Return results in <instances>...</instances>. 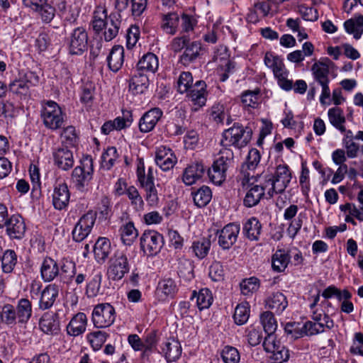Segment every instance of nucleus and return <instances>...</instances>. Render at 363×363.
Here are the masks:
<instances>
[{
	"label": "nucleus",
	"mask_w": 363,
	"mask_h": 363,
	"mask_svg": "<svg viewBox=\"0 0 363 363\" xmlns=\"http://www.w3.org/2000/svg\"><path fill=\"white\" fill-rule=\"evenodd\" d=\"M291 179V173L289 167L286 164H280L276 167L274 173H264L257 177L247 185H253L255 182H258L256 185L259 186L264 194L271 199L274 194H281L284 191Z\"/></svg>",
	"instance_id": "f257e3e1"
},
{
	"label": "nucleus",
	"mask_w": 363,
	"mask_h": 363,
	"mask_svg": "<svg viewBox=\"0 0 363 363\" xmlns=\"http://www.w3.org/2000/svg\"><path fill=\"white\" fill-rule=\"evenodd\" d=\"M252 135V130L250 127L234 123L232 127L223 131L220 144L223 148L234 146L241 149L250 142Z\"/></svg>",
	"instance_id": "f03ea898"
},
{
	"label": "nucleus",
	"mask_w": 363,
	"mask_h": 363,
	"mask_svg": "<svg viewBox=\"0 0 363 363\" xmlns=\"http://www.w3.org/2000/svg\"><path fill=\"white\" fill-rule=\"evenodd\" d=\"M219 157L216 160L211 167L208 169V175L211 181L220 185L225 179L226 171L233 160V152L230 148H222L219 152Z\"/></svg>",
	"instance_id": "7ed1b4c3"
},
{
	"label": "nucleus",
	"mask_w": 363,
	"mask_h": 363,
	"mask_svg": "<svg viewBox=\"0 0 363 363\" xmlns=\"http://www.w3.org/2000/svg\"><path fill=\"white\" fill-rule=\"evenodd\" d=\"M94 173L93 160L91 156H86L80 161L79 165L72 171L71 181L79 191H85L92 179Z\"/></svg>",
	"instance_id": "20e7f679"
},
{
	"label": "nucleus",
	"mask_w": 363,
	"mask_h": 363,
	"mask_svg": "<svg viewBox=\"0 0 363 363\" xmlns=\"http://www.w3.org/2000/svg\"><path fill=\"white\" fill-rule=\"evenodd\" d=\"M40 116L45 126L52 130L60 129L65 122L61 108L53 101L43 104Z\"/></svg>",
	"instance_id": "39448f33"
},
{
	"label": "nucleus",
	"mask_w": 363,
	"mask_h": 363,
	"mask_svg": "<svg viewBox=\"0 0 363 363\" xmlns=\"http://www.w3.org/2000/svg\"><path fill=\"white\" fill-rule=\"evenodd\" d=\"M130 269V264L126 253L124 251L116 250L108 261V278L113 281H120L129 273Z\"/></svg>",
	"instance_id": "423d86ee"
},
{
	"label": "nucleus",
	"mask_w": 363,
	"mask_h": 363,
	"mask_svg": "<svg viewBox=\"0 0 363 363\" xmlns=\"http://www.w3.org/2000/svg\"><path fill=\"white\" fill-rule=\"evenodd\" d=\"M115 319L116 311L110 303H99L94 306L91 313V321L95 328H108L114 323Z\"/></svg>",
	"instance_id": "0eeeda50"
},
{
	"label": "nucleus",
	"mask_w": 363,
	"mask_h": 363,
	"mask_svg": "<svg viewBox=\"0 0 363 363\" xmlns=\"http://www.w3.org/2000/svg\"><path fill=\"white\" fill-rule=\"evenodd\" d=\"M39 83V77L33 72H27L19 79H14L9 85V90L21 98L30 95V87Z\"/></svg>",
	"instance_id": "6e6552de"
},
{
	"label": "nucleus",
	"mask_w": 363,
	"mask_h": 363,
	"mask_svg": "<svg viewBox=\"0 0 363 363\" xmlns=\"http://www.w3.org/2000/svg\"><path fill=\"white\" fill-rule=\"evenodd\" d=\"M163 244V236L155 230H145L140 238L141 250L147 256L159 253Z\"/></svg>",
	"instance_id": "1a4fd4ad"
},
{
	"label": "nucleus",
	"mask_w": 363,
	"mask_h": 363,
	"mask_svg": "<svg viewBox=\"0 0 363 363\" xmlns=\"http://www.w3.org/2000/svg\"><path fill=\"white\" fill-rule=\"evenodd\" d=\"M311 71L315 81L322 87V93L320 97V101L322 104H325V99L330 96V90L328 86L330 82L329 67L323 62H315L311 67Z\"/></svg>",
	"instance_id": "9d476101"
},
{
	"label": "nucleus",
	"mask_w": 363,
	"mask_h": 363,
	"mask_svg": "<svg viewBox=\"0 0 363 363\" xmlns=\"http://www.w3.org/2000/svg\"><path fill=\"white\" fill-rule=\"evenodd\" d=\"M240 230L239 224L230 223L225 225L216 233L218 245L224 250L230 249L237 242Z\"/></svg>",
	"instance_id": "9b49d317"
},
{
	"label": "nucleus",
	"mask_w": 363,
	"mask_h": 363,
	"mask_svg": "<svg viewBox=\"0 0 363 363\" xmlns=\"http://www.w3.org/2000/svg\"><path fill=\"white\" fill-rule=\"evenodd\" d=\"M260 153L255 148L251 149L247 155L246 162L242 165L239 181L242 186H246L254 179V174H251L250 171L255 169L260 161Z\"/></svg>",
	"instance_id": "f8f14e48"
},
{
	"label": "nucleus",
	"mask_w": 363,
	"mask_h": 363,
	"mask_svg": "<svg viewBox=\"0 0 363 363\" xmlns=\"http://www.w3.org/2000/svg\"><path fill=\"white\" fill-rule=\"evenodd\" d=\"M263 347L267 352L272 354L270 357L274 363H283L289 358V350L276 340L275 336L266 337Z\"/></svg>",
	"instance_id": "ddd939ff"
},
{
	"label": "nucleus",
	"mask_w": 363,
	"mask_h": 363,
	"mask_svg": "<svg viewBox=\"0 0 363 363\" xmlns=\"http://www.w3.org/2000/svg\"><path fill=\"white\" fill-rule=\"evenodd\" d=\"M95 220L96 214L91 211L83 215L72 230L73 240L76 242L84 240L91 233Z\"/></svg>",
	"instance_id": "4468645a"
},
{
	"label": "nucleus",
	"mask_w": 363,
	"mask_h": 363,
	"mask_svg": "<svg viewBox=\"0 0 363 363\" xmlns=\"http://www.w3.org/2000/svg\"><path fill=\"white\" fill-rule=\"evenodd\" d=\"M88 46V34L85 28L78 27L72 31L69 38V51L72 55H80Z\"/></svg>",
	"instance_id": "2eb2a0df"
},
{
	"label": "nucleus",
	"mask_w": 363,
	"mask_h": 363,
	"mask_svg": "<svg viewBox=\"0 0 363 363\" xmlns=\"http://www.w3.org/2000/svg\"><path fill=\"white\" fill-rule=\"evenodd\" d=\"M6 235L11 240H21L26 231L24 219L19 214H14L9 217L5 223Z\"/></svg>",
	"instance_id": "dca6fc26"
},
{
	"label": "nucleus",
	"mask_w": 363,
	"mask_h": 363,
	"mask_svg": "<svg viewBox=\"0 0 363 363\" xmlns=\"http://www.w3.org/2000/svg\"><path fill=\"white\" fill-rule=\"evenodd\" d=\"M155 161L162 170L166 172L174 167L177 162V158L172 149L160 146L155 151Z\"/></svg>",
	"instance_id": "f3484780"
},
{
	"label": "nucleus",
	"mask_w": 363,
	"mask_h": 363,
	"mask_svg": "<svg viewBox=\"0 0 363 363\" xmlns=\"http://www.w3.org/2000/svg\"><path fill=\"white\" fill-rule=\"evenodd\" d=\"M162 111L160 108H152L140 118L138 126L142 133H149L154 129L161 117Z\"/></svg>",
	"instance_id": "a211bd4d"
},
{
	"label": "nucleus",
	"mask_w": 363,
	"mask_h": 363,
	"mask_svg": "<svg viewBox=\"0 0 363 363\" xmlns=\"http://www.w3.org/2000/svg\"><path fill=\"white\" fill-rule=\"evenodd\" d=\"M203 49L201 42L190 41L179 56V62L184 66H189L203 55Z\"/></svg>",
	"instance_id": "6ab92c4d"
},
{
	"label": "nucleus",
	"mask_w": 363,
	"mask_h": 363,
	"mask_svg": "<svg viewBox=\"0 0 363 363\" xmlns=\"http://www.w3.org/2000/svg\"><path fill=\"white\" fill-rule=\"evenodd\" d=\"M55 164L62 170L67 171L74 165V156L72 150L67 147H60L52 153Z\"/></svg>",
	"instance_id": "aec40b11"
},
{
	"label": "nucleus",
	"mask_w": 363,
	"mask_h": 363,
	"mask_svg": "<svg viewBox=\"0 0 363 363\" xmlns=\"http://www.w3.org/2000/svg\"><path fill=\"white\" fill-rule=\"evenodd\" d=\"M70 193L67 185L61 183L56 185L52 193V205L56 210L65 209L69 202Z\"/></svg>",
	"instance_id": "412c9836"
},
{
	"label": "nucleus",
	"mask_w": 363,
	"mask_h": 363,
	"mask_svg": "<svg viewBox=\"0 0 363 363\" xmlns=\"http://www.w3.org/2000/svg\"><path fill=\"white\" fill-rule=\"evenodd\" d=\"M187 96L194 103L201 107L205 105L206 102V84L204 81H197L193 84L188 90Z\"/></svg>",
	"instance_id": "4be33fe9"
},
{
	"label": "nucleus",
	"mask_w": 363,
	"mask_h": 363,
	"mask_svg": "<svg viewBox=\"0 0 363 363\" xmlns=\"http://www.w3.org/2000/svg\"><path fill=\"white\" fill-rule=\"evenodd\" d=\"M60 274L57 261L50 257L44 258L40 267V275L45 282L53 281Z\"/></svg>",
	"instance_id": "5701e85b"
},
{
	"label": "nucleus",
	"mask_w": 363,
	"mask_h": 363,
	"mask_svg": "<svg viewBox=\"0 0 363 363\" xmlns=\"http://www.w3.org/2000/svg\"><path fill=\"white\" fill-rule=\"evenodd\" d=\"M39 326L48 335L57 334L60 330L59 317L57 313H45L40 319Z\"/></svg>",
	"instance_id": "b1692460"
},
{
	"label": "nucleus",
	"mask_w": 363,
	"mask_h": 363,
	"mask_svg": "<svg viewBox=\"0 0 363 363\" xmlns=\"http://www.w3.org/2000/svg\"><path fill=\"white\" fill-rule=\"evenodd\" d=\"M108 18L107 9L105 4H99L96 6L91 20V26L96 33L99 34L104 30L106 21Z\"/></svg>",
	"instance_id": "393cba45"
},
{
	"label": "nucleus",
	"mask_w": 363,
	"mask_h": 363,
	"mask_svg": "<svg viewBox=\"0 0 363 363\" xmlns=\"http://www.w3.org/2000/svg\"><path fill=\"white\" fill-rule=\"evenodd\" d=\"M58 294V288L55 284L47 286L41 292L39 301L40 309L47 310L53 306Z\"/></svg>",
	"instance_id": "a878e982"
},
{
	"label": "nucleus",
	"mask_w": 363,
	"mask_h": 363,
	"mask_svg": "<svg viewBox=\"0 0 363 363\" xmlns=\"http://www.w3.org/2000/svg\"><path fill=\"white\" fill-rule=\"evenodd\" d=\"M162 347V352L164 354L167 362L176 361L182 354V346L179 342L174 338L168 339Z\"/></svg>",
	"instance_id": "bb28decb"
},
{
	"label": "nucleus",
	"mask_w": 363,
	"mask_h": 363,
	"mask_svg": "<svg viewBox=\"0 0 363 363\" xmlns=\"http://www.w3.org/2000/svg\"><path fill=\"white\" fill-rule=\"evenodd\" d=\"M111 252L110 240L106 238H99L94 246L96 261L99 264L105 262Z\"/></svg>",
	"instance_id": "cd10ccee"
},
{
	"label": "nucleus",
	"mask_w": 363,
	"mask_h": 363,
	"mask_svg": "<svg viewBox=\"0 0 363 363\" xmlns=\"http://www.w3.org/2000/svg\"><path fill=\"white\" fill-rule=\"evenodd\" d=\"M120 16L116 13H111L106 21V26L104 28V37L106 42L112 40L118 34L121 21Z\"/></svg>",
	"instance_id": "c85d7f7f"
},
{
	"label": "nucleus",
	"mask_w": 363,
	"mask_h": 363,
	"mask_svg": "<svg viewBox=\"0 0 363 363\" xmlns=\"http://www.w3.org/2000/svg\"><path fill=\"white\" fill-rule=\"evenodd\" d=\"M205 172V167L201 163L189 165L184 171L182 180L186 185H191L201 178Z\"/></svg>",
	"instance_id": "c756f323"
},
{
	"label": "nucleus",
	"mask_w": 363,
	"mask_h": 363,
	"mask_svg": "<svg viewBox=\"0 0 363 363\" xmlns=\"http://www.w3.org/2000/svg\"><path fill=\"white\" fill-rule=\"evenodd\" d=\"M108 68L113 72H117L123 65L124 49L121 45H114L107 57Z\"/></svg>",
	"instance_id": "7c9ffc66"
},
{
	"label": "nucleus",
	"mask_w": 363,
	"mask_h": 363,
	"mask_svg": "<svg viewBox=\"0 0 363 363\" xmlns=\"http://www.w3.org/2000/svg\"><path fill=\"white\" fill-rule=\"evenodd\" d=\"M159 67V60L156 55L148 52L138 61L136 71L155 73Z\"/></svg>",
	"instance_id": "2f4dec72"
},
{
	"label": "nucleus",
	"mask_w": 363,
	"mask_h": 363,
	"mask_svg": "<svg viewBox=\"0 0 363 363\" xmlns=\"http://www.w3.org/2000/svg\"><path fill=\"white\" fill-rule=\"evenodd\" d=\"M87 324V318L85 313H78L70 320L67 325V333L72 336L82 334Z\"/></svg>",
	"instance_id": "473e14b6"
},
{
	"label": "nucleus",
	"mask_w": 363,
	"mask_h": 363,
	"mask_svg": "<svg viewBox=\"0 0 363 363\" xmlns=\"http://www.w3.org/2000/svg\"><path fill=\"white\" fill-rule=\"evenodd\" d=\"M149 86L148 77L142 72L136 71L132 77L129 88L133 94H139L144 93Z\"/></svg>",
	"instance_id": "72a5a7b5"
},
{
	"label": "nucleus",
	"mask_w": 363,
	"mask_h": 363,
	"mask_svg": "<svg viewBox=\"0 0 363 363\" xmlns=\"http://www.w3.org/2000/svg\"><path fill=\"white\" fill-rule=\"evenodd\" d=\"M242 230L247 239L257 241L261 234L262 224L257 218L251 217L244 223Z\"/></svg>",
	"instance_id": "f704fd0d"
},
{
	"label": "nucleus",
	"mask_w": 363,
	"mask_h": 363,
	"mask_svg": "<svg viewBox=\"0 0 363 363\" xmlns=\"http://www.w3.org/2000/svg\"><path fill=\"white\" fill-rule=\"evenodd\" d=\"M15 309L18 323H27L32 315L31 302L27 298H21Z\"/></svg>",
	"instance_id": "c9c22d12"
},
{
	"label": "nucleus",
	"mask_w": 363,
	"mask_h": 363,
	"mask_svg": "<svg viewBox=\"0 0 363 363\" xmlns=\"http://www.w3.org/2000/svg\"><path fill=\"white\" fill-rule=\"evenodd\" d=\"M119 232L122 242L128 246L131 245L138 235V230L132 221L121 225Z\"/></svg>",
	"instance_id": "e433bc0d"
},
{
	"label": "nucleus",
	"mask_w": 363,
	"mask_h": 363,
	"mask_svg": "<svg viewBox=\"0 0 363 363\" xmlns=\"http://www.w3.org/2000/svg\"><path fill=\"white\" fill-rule=\"evenodd\" d=\"M251 188L247 191L243 203L246 207L251 208L259 202L261 199L264 196L262 189L256 184L246 185L244 187Z\"/></svg>",
	"instance_id": "4c0bfd02"
},
{
	"label": "nucleus",
	"mask_w": 363,
	"mask_h": 363,
	"mask_svg": "<svg viewBox=\"0 0 363 363\" xmlns=\"http://www.w3.org/2000/svg\"><path fill=\"white\" fill-rule=\"evenodd\" d=\"M345 30L353 34L355 39H359L363 33V15L355 16L344 23Z\"/></svg>",
	"instance_id": "58836bf2"
},
{
	"label": "nucleus",
	"mask_w": 363,
	"mask_h": 363,
	"mask_svg": "<svg viewBox=\"0 0 363 363\" xmlns=\"http://www.w3.org/2000/svg\"><path fill=\"white\" fill-rule=\"evenodd\" d=\"M267 306L277 313H281L287 307L288 301L286 296L281 292L272 294L267 301Z\"/></svg>",
	"instance_id": "ea45409f"
},
{
	"label": "nucleus",
	"mask_w": 363,
	"mask_h": 363,
	"mask_svg": "<svg viewBox=\"0 0 363 363\" xmlns=\"http://www.w3.org/2000/svg\"><path fill=\"white\" fill-rule=\"evenodd\" d=\"M179 23V16L177 13H168L162 15L161 28L167 34L174 35Z\"/></svg>",
	"instance_id": "a19ab883"
},
{
	"label": "nucleus",
	"mask_w": 363,
	"mask_h": 363,
	"mask_svg": "<svg viewBox=\"0 0 363 363\" xmlns=\"http://www.w3.org/2000/svg\"><path fill=\"white\" fill-rule=\"evenodd\" d=\"M194 204L202 208L206 206L211 200L212 192L211 189L206 186H202L196 191L191 192Z\"/></svg>",
	"instance_id": "79ce46f5"
},
{
	"label": "nucleus",
	"mask_w": 363,
	"mask_h": 363,
	"mask_svg": "<svg viewBox=\"0 0 363 363\" xmlns=\"http://www.w3.org/2000/svg\"><path fill=\"white\" fill-rule=\"evenodd\" d=\"M290 259L288 252L284 250H277L272 257V267L274 271L284 272L287 267Z\"/></svg>",
	"instance_id": "37998d69"
},
{
	"label": "nucleus",
	"mask_w": 363,
	"mask_h": 363,
	"mask_svg": "<svg viewBox=\"0 0 363 363\" xmlns=\"http://www.w3.org/2000/svg\"><path fill=\"white\" fill-rule=\"evenodd\" d=\"M330 123L341 133H345L346 128L344 125L346 118L344 116L343 111L338 107H333L328 110V112Z\"/></svg>",
	"instance_id": "c03bdc74"
},
{
	"label": "nucleus",
	"mask_w": 363,
	"mask_h": 363,
	"mask_svg": "<svg viewBox=\"0 0 363 363\" xmlns=\"http://www.w3.org/2000/svg\"><path fill=\"white\" fill-rule=\"evenodd\" d=\"M194 298L200 311L209 308L213 302L211 291L206 288L201 289L198 294L194 291L191 299Z\"/></svg>",
	"instance_id": "a18cd8bd"
},
{
	"label": "nucleus",
	"mask_w": 363,
	"mask_h": 363,
	"mask_svg": "<svg viewBox=\"0 0 363 363\" xmlns=\"http://www.w3.org/2000/svg\"><path fill=\"white\" fill-rule=\"evenodd\" d=\"M211 245V243L209 239L202 238L199 240L194 241L191 249L195 257L202 259L208 255Z\"/></svg>",
	"instance_id": "49530a36"
},
{
	"label": "nucleus",
	"mask_w": 363,
	"mask_h": 363,
	"mask_svg": "<svg viewBox=\"0 0 363 363\" xmlns=\"http://www.w3.org/2000/svg\"><path fill=\"white\" fill-rule=\"evenodd\" d=\"M1 269L4 273H11L17 264V255L13 250H6L0 257Z\"/></svg>",
	"instance_id": "de8ad7c7"
},
{
	"label": "nucleus",
	"mask_w": 363,
	"mask_h": 363,
	"mask_svg": "<svg viewBox=\"0 0 363 363\" xmlns=\"http://www.w3.org/2000/svg\"><path fill=\"white\" fill-rule=\"evenodd\" d=\"M260 322L267 337L274 336V333L277 328V322L270 311H265L260 315Z\"/></svg>",
	"instance_id": "09e8293b"
},
{
	"label": "nucleus",
	"mask_w": 363,
	"mask_h": 363,
	"mask_svg": "<svg viewBox=\"0 0 363 363\" xmlns=\"http://www.w3.org/2000/svg\"><path fill=\"white\" fill-rule=\"evenodd\" d=\"M60 270L59 276L64 282H68L72 279L76 273V264L71 260L62 259Z\"/></svg>",
	"instance_id": "8fccbe9b"
},
{
	"label": "nucleus",
	"mask_w": 363,
	"mask_h": 363,
	"mask_svg": "<svg viewBox=\"0 0 363 363\" xmlns=\"http://www.w3.org/2000/svg\"><path fill=\"white\" fill-rule=\"evenodd\" d=\"M16 315L15 307L11 304H6L0 313V320L3 323L12 326L16 323Z\"/></svg>",
	"instance_id": "3c124183"
},
{
	"label": "nucleus",
	"mask_w": 363,
	"mask_h": 363,
	"mask_svg": "<svg viewBox=\"0 0 363 363\" xmlns=\"http://www.w3.org/2000/svg\"><path fill=\"white\" fill-rule=\"evenodd\" d=\"M250 317V306L247 303H241L238 304L233 315L235 322L238 325L245 324Z\"/></svg>",
	"instance_id": "603ef678"
},
{
	"label": "nucleus",
	"mask_w": 363,
	"mask_h": 363,
	"mask_svg": "<svg viewBox=\"0 0 363 363\" xmlns=\"http://www.w3.org/2000/svg\"><path fill=\"white\" fill-rule=\"evenodd\" d=\"M83 0H74L73 3L69 6L66 11L62 15L65 21L73 23L77 19L82 4Z\"/></svg>",
	"instance_id": "864d4df0"
},
{
	"label": "nucleus",
	"mask_w": 363,
	"mask_h": 363,
	"mask_svg": "<svg viewBox=\"0 0 363 363\" xmlns=\"http://www.w3.org/2000/svg\"><path fill=\"white\" fill-rule=\"evenodd\" d=\"M125 194L130 201L131 205L136 211H141L144 206V201L138 189L130 186L126 189Z\"/></svg>",
	"instance_id": "5fc2aeb1"
},
{
	"label": "nucleus",
	"mask_w": 363,
	"mask_h": 363,
	"mask_svg": "<svg viewBox=\"0 0 363 363\" xmlns=\"http://www.w3.org/2000/svg\"><path fill=\"white\" fill-rule=\"evenodd\" d=\"M118 158V154L115 147H108L101 156L102 166L110 169Z\"/></svg>",
	"instance_id": "6e6d98bb"
},
{
	"label": "nucleus",
	"mask_w": 363,
	"mask_h": 363,
	"mask_svg": "<svg viewBox=\"0 0 363 363\" xmlns=\"http://www.w3.org/2000/svg\"><path fill=\"white\" fill-rule=\"evenodd\" d=\"M241 293L248 296L257 291L259 287V281L255 277L245 279L240 284Z\"/></svg>",
	"instance_id": "4d7b16f0"
},
{
	"label": "nucleus",
	"mask_w": 363,
	"mask_h": 363,
	"mask_svg": "<svg viewBox=\"0 0 363 363\" xmlns=\"http://www.w3.org/2000/svg\"><path fill=\"white\" fill-rule=\"evenodd\" d=\"M108 335L106 333L97 330L87 335V339L94 350H99L106 342Z\"/></svg>",
	"instance_id": "13d9d810"
},
{
	"label": "nucleus",
	"mask_w": 363,
	"mask_h": 363,
	"mask_svg": "<svg viewBox=\"0 0 363 363\" xmlns=\"http://www.w3.org/2000/svg\"><path fill=\"white\" fill-rule=\"evenodd\" d=\"M136 174L138 180L143 189L155 185V177L145 174L143 162H140L138 164Z\"/></svg>",
	"instance_id": "bf43d9fd"
},
{
	"label": "nucleus",
	"mask_w": 363,
	"mask_h": 363,
	"mask_svg": "<svg viewBox=\"0 0 363 363\" xmlns=\"http://www.w3.org/2000/svg\"><path fill=\"white\" fill-rule=\"evenodd\" d=\"M221 357L225 363H238L240 359L238 350L232 346H225L222 350Z\"/></svg>",
	"instance_id": "052dcab7"
},
{
	"label": "nucleus",
	"mask_w": 363,
	"mask_h": 363,
	"mask_svg": "<svg viewBox=\"0 0 363 363\" xmlns=\"http://www.w3.org/2000/svg\"><path fill=\"white\" fill-rule=\"evenodd\" d=\"M193 85V77L189 72H183L181 73L177 81V90L181 94L187 92L189 88Z\"/></svg>",
	"instance_id": "680f3d73"
},
{
	"label": "nucleus",
	"mask_w": 363,
	"mask_h": 363,
	"mask_svg": "<svg viewBox=\"0 0 363 363\" xmlns=\"http://www.w3.org/2000/svg\"><path fill=\"white\" fill-rule=\"evenodd\" d=\"M284 330L292 339H298L304 336L303 324L301 323H288L284 327Z\"/></svg>",
	"instance_id": "e2e57ef3"
},
{
	"label": "nucleus",
	"mask_w": 363,
	"mask_h": 363,
	"mask_svg": "<svg viewBox=\"0 0 363 363\" xmlns=\"http://www.w3.org/2000/svg\"><path fill=\"white\" fill-rule=\"evenodd\" d=\"M208 276L213 281L219 282L224 279V269L220 262H213L208 269Z\"/></svg>",
	"instance_id": "0e129e2a"
},
{
	"label": "nucleus",
	"mask_w": 363,
	"mask_h": 363,
	"mask_svg": "<svg viewBox=\"0 0 363 363\" xmlns=\"http://www.w3.org/2000/svg\"><path fill=\"white\" fill-rule=\"evenodd\" d=\"M177 289L175 281L171 278H165L161 280L157 286V291H161L166 296L172 295Z\"/></svg>",
	"instance_id": "69168bd1"
},
{
	"label": "nucleus",
	"mask_w": 363,
	"mask_h": 363,
	"mask_svg": "<svg viewBox=\"0 0 363 363\" xmlns=\"http://www.w3.org/2000/svg\"><path fill=\"white\" fill-rule=\"evenodd\" d=\"M259 90L246 91L242 94V103L248 107L255 108L259 104Z\"/></svg>",
	"instance_id": "338daca9"
},
{
	"label": "nucleus",
	"mask_w": 363,
	"mask_h": 363,
	"mask_svg": "<svg viewBox=\"0 0 363 363\" xmlns=\"http://www.w3.org/2000/svg\"><path fill=\"white\" fill-rule=\"evenodd\" d=\"M350 352L354 355L363 357V333L360 332L354 333Z\"/></svg>",
	"instance_id": "774afa93"
}]
</instances>
